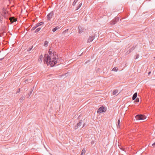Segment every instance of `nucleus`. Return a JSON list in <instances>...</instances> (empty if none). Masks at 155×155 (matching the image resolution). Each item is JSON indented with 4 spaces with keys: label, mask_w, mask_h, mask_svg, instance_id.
Returning a JSON list of instances; mask_svg holds the SVG:
<instances>
[{
    "label": "nucleus",
    "mask_w": 155,
    "mask_h": 155,
    "mask_svg": "<svg viewBox=\"0 0 155 155\" xmlns=\"http://www.w3.org/2000/svg\"><path fill=\"white\" fill-rule=\"evenodd\" d=\"M52 50L50 48L48 51V54H45L44 55V62L51 66H53L57 63L56 54L55 52H53Z\"/></svg>",
    "instance_id": "nucleus-1"
},
{
    "label": "nucleus",
    "mask_w": 155,
    "mask_h": 155,
    "mask_svg": "<svg viewBox=\"0 0 155 155\" xmlns=\"http://www.w3.org/2000/svg\"><path fill=\"white\" fill-rule=\"evenodd\" d=\"M8 14L7 12L6 11L5 8H3L2 9V14L0 13V22L2 23L3 21V17L7 19L8 16Z\"/></svg>",
    "instance_id": "nucleus-2"
},
{
    "label": "nucleus",
    "mask_w": 155,
    "mask_h": 155,
    "mask_svg": "<svg viewBox=\"0 0 155 155\" xmlns=\"http://www.w3.org/2000/svg\"><path fill=\"white\" fill-rule=\"evenodd\" d=\"M146 116L144 115L138 114L135 116L136 119L138 120H144L146 118Z\"/></svg>",
    "instance_id": "nucleus-3"
},
{
    "label": "nucleus",
    "mask_w": 155,
    "mask_h": 155,
    "mask_svg": "<svg viewBox=\"0 0 155 155\" xmlns=\"http://www.w3.org/2000/svg\"><path fill=\"white\" fill-rule=\"evenodd\" d=\"M106 111V109L104 107L102 106L100 107L98 109L97 113H101L103 112H105Z\"/></svg>",
    "instance_id": "nucleus-4"
},
{
    "label": "nucleus",
    "mask_w": 155,
    "mask_h": 155,
    "mask_svg": "<svg viewBox=\"0 0 155 155\" xmlns=\"http://www.w3.org/2000/svg\"><path fill=\"white\" fill-rule=\"evenodd\" d=\"M119 17H115L113 20L110 21V24L112 25H114L117 21L119 20Z\"/></svg>",
    "instance_id": "nucleus-5"
},
{
    "label": "nucleus",
    "mask_w": 155,
    "mask_h": 155,
    "mask_svg": "<svg viewBox=\"0 0 155 155\" xmlns=\"http://www.w3.org/2000/svg\"><path fill=\"white\" fill-rule=\"evenodd\" d=\"M54 15L53 12L52 11L48 14L47 15V20L48 21H49L52 18V16Z\"/></svg>",
    "instance_id": "nucleus-6"
},
{
    "label": "nucleus",
    "mask_w": 155,
    "mask_h": 155,
    "mask_svg": "<svg viewBox=\"0 0 155 155\" xmlns=\"http://www.w3.org/2000/svg\"><path fill=\"white\" fill-rule=\"evenodd\" d=\"M82 124V120H80L79 122L77 124V125L74 127L75 130L77 129L79 127L81 126Z\"/></svg>",
    "instance_id": "nucleus-7"
},
{
    "label": "nucleus",
    "mask_w": 155,
    "mask_h": 155,
    "mask_svg": "<svg viewBox=\"0 0 155 155\" xmlns=\"http://www.w3.org/2000/svg\"><path fill=\"white\" fill-rule=\"evenodd\" d=\"M94 38V36H90L89 38H88L87 42H90L92 41Z\"/></svg>",
    "instance_id": "nucleus-8"
},
{
    "label": "nucleus",
    "mask_w": 155,
    "mask_h": 155,
    "mask_svg": "<svg viewBox=\"0 0 155 155\" xmlns=\"http://www.w3.org/2000/svg\"><path fill=\"white\" fill-rule=\"evenodd\" d=\"M9 20L12 23L17 21L16 19L14 17H10L9 18Z\"/></svg>",
    "instance_id": "nucleus-9"
},
{
    "label": "nucleus",
    "mask_w": 155,
    "mask_h": 155,
    "mask_svg": "<svg viewBox=\"0 0 155 155\" xmlns=\"http://www.w3.org/2000/svg\"><path fill=\"white\" fill-rule=\"evenodd\" d=\"M43 55L41 54L39 57V58L38 59V62L40 63H41L42 61V59L43 58Z\"/></svg>",
    "instance_id": "nucleus-10"
},
{
    "label": "nucleus",
    "mask_w": 155,
    "mask_h": 155,
    "mask_svg": "<svg viewBox=\"0 0 155 155\" xmlns=\"http://www.w3.org/2000/svg\"><path fill=\"white\" fill-rule=\"evenodd\" d=\"M79 33L81 34L83 31V29H82V28L80 26H78Z\"/></svg>",
    "instance_id": "nucleus-11"
},
{
    "label": "nucleus",
    "mask_w": 155,
    "mask_h": 155,
    "mask_svg": "<svg viewBox=\"0 0 155 155\" xmlns=\"http://www.w3.org/2000/svg\"><path fill=\"white\" fill-rule=\"evenodd\" d=\"M137 96V93H135L133 95L132 97V99L133 100H134Z\"/></svg>",
    "instance_id": "nucleus-12"
},
{
    "label": "nucleus",
    "mask_w": 155,
    "mask_h": 155,
    "mask_svg": "<svg viewBox=\"0 0 155 155\" xmlns=\"http://www.w3.org/2000/svg\"><path fill=\"white\" fill-rule=\"evenodd\" d=\"M25 98L24 96H22L19 99L20 102V103H22L23 101V100Z\"/></svg>",
    "instance_id": "nucleus-13"
},
{
    "label": "nucleus",
    "mask_w": 155,
    "mask_h": 155,
    "mask_svg": "<svg viewBox=\"0 0 155 155\" xmlns=\"http://www.w3.org/2000/svg\"><path fill=\"white\" fill-rule=\"evenodd\" d=\"M60 28V27L57 26V27L53 28L52 29V31L53 32H55L56 31H57V30L59 29Z\"/></svg>",
    "instance_id": "nucleus-14"
},
{
    "label": "nucleus",
    "mask_w": 155,
    "mask_h": 155,
    "mask_svg": "<svg viewBox=\"0 0 155 155\" xmlns=\"http://www.w3.org/2000/svg\"><path fill=\"white\" fill-rule=\"evenodd\" d=\"M136 48V46H133L129 50L130 51H130L131 52H132Z\"/></svg>",
    "instance_id": "nucleus-15"
},
{
    "label": "nucleus",
    "mask_w": 155,
    "mask_h": 155,
    "mask_svg": "<svg viewBox=\"0 0 155 155\" xmlns=\"http://www.w3.org/2000/svg\"><path fill=\"white\" fill-rule=\"evenodd\" d=\"M48 42L47 41H45L44 43V46L45 47H47L48 44Z\"/></svg>",
    "instance_id": "nucleus-16"
},
{
    "label": "nucleus",
    "mask_w": 155,
    "mask_h": 155,
    "mask_svg": "<svg viewBox=\"0 0 155 155\" xmlns=\"http://www.w3.org/2000/svg\"><path fill=\"white\" fill-rule=\"evenodd\" d=\"M118 70V68L117 67L114 68L112 70V71H117Z\"/></svg>",
    "instance_id": "nucleus-17"
},
{
    "label": "nucleus",
    "mask_w": 155,
    "mask_h": 155,
    "mask_svg": "<svg viewBox=\"0 0 155 155\" xmlns=\"http://www.w3.org/2000/svg\"><path fill=\"white\" fill-rule=\"evenodd\" d=\"M43 24V22H41L39 23H38L36 24L37 26L38 27L39 26L42 25Z\"/></svg>",
    "instance_id": "nucleus-18"
},
{
    "label": "nucleus",
    "mask_w": 155,
    "mask_h": 155,
    "mask_svg": "<svg viewBox=\"0 0 155 155\" xmlns=\"http://www.w3.org/2000/svg\"><path fill=\"white\" fill-rule=\"evenodd\" d=\"M85 150L84 148L82 150L81 153V155H83V154H84L85 152Z\"/></svg>",
    "instance_id": "nucleus-19"
},
{
    "label": "nucleus",
    "mask_w": 155,
    "mask_h": 155,
    "mask_svg": "<svg viewBox=\"0 0 155 155\" xmlns=\"http://www.w3.org/2000/svg\"><path fill=\"white\" fill-rule=\"evenodd\" d=\"M118 92V91L117 90H115L113 91V95H116L117 94Z\"/></svg>",
    "instance_id": "nucleus-20"
},
{
    "label": "nucleus",
    "mask_w": 155,
    "mask_h": 155,
    "mask_svg": "<svg viewBox=\"0 0 155 155\" xmlns=\"http://www.w3.org/2000/svg\"><path fill=\"white\" fill-rule=\"evenodd\" d=\"M78 0H74V2L72 4V5L74 6L75 5L76 3L77 2Z\"/></svg>",
    "instance_id": "nucleus-21"
},
{
    "label": "nucleus",
    "mask_w": 155,
    "mask_h": 155,
    "mask_svg": "<svg viewBox=\"0 0 155 155\" xmlns=\"http://www.w3.org/2000/svg\"><path fill=\"white\" fill-rule=\"evenodd\" d=\"M118 125L117 126V128H120V121L119 119L118 120Z\"/></svg>",
    "instance_id": "nucleus-22"
},
{
    "label": "nucleus",
    "mask_w": 155,
    "mask_h": 155,
    "mask_svg": "<svg viewBox=\"0 0 155 155\" xmlns=\"http://www.w3.org/2000/svg\"><path fill=\"white\" fill-rule=\"evenodd\" d=\"M82 5V3H79V5L77 7V9H79L81 7V6Z\"/></svg>",
    "instance_id": "nucleus-23"
},
{
    "label": "nucleus",
    "mask_w": 155,
    "mask_h": 155,
    "mask_svg": "<svg viewBox=\"0 0 155 155\" xmlns=\"http://www.w3.org/2000/svg\"><path fill=\"white\" fill-rule=\"evenodd\" d=\"M41 28H38L35 31V32H38L39 31H40V30H41Z\"/></svg>",
    "instance_id": "nucleus-24"
},
{
    "label": "nucleus",
    "mask_w": 155,
    "mask_h": 155,
    "mask_svg": "<svg viewBox=\"0 0 155 155\" xmlns=\"http://www.w3.org/2000/svg\"><path fill=\"white\" fill-rule=\"evenodd\" d=\"M32 48H33V46H32L31 47H29V48H28V49L27 50L28 51V52L30 51L31 50V49Z\"/></svg>",
    "instance_id": "nucleus-25"
},
{
    "label": "nucleus",
    "mask_w": 155,
    "mask_h": 155,
    "mask_svg": "<svg viewBox=\"0 0 155 155\" xmlns=\"http://www.w3.org/2000/svg\"><path fill=\"white\" fill-rule=\"evenodd\" d=\"M38 27V26H37V25H36L31 30H35Z\"/></svg>",
    "instance_id": "nucleus-26"
},
{
    "label": "nucleus",
    "mask_w": 155,
    "mask_h": 155,
    "mask_svg": "<svg viewBox=\"0 0 155 155\" xmlns=\"http://www.w3.org/2000/svg\"><path fill=\"white\" fill-rule=\"evenodd\" d=\"M68 31V29H66L63 32V33L64 34H65V33L67 32Z\"/></svg>",
    "instance_id": "nucleus-27"
},
{
    "label": "nucleus",
    "mask_w": 155,
    "mask_h": 155,
    "mask_svg": "<svg viewBox=\"0 0 155 155\" xmlns=\"http://www.w3.org/2000/svg\"><path fill=\"white\" fill-rule=\"evenodd\" d=\"M131 52L129 50L128 51H127V52L126 53V55L128 54H130Z\"/></svg>",
    "instance_id": "nucleus-28"
},
{
    "label": "nucleus",
    "mask_w": 155,
    "mask_h": 155,
    "mask_svg": "<svg viewBox=\"0 0 155 155\" xmlns=\"http://www.w3.org/2000/svg\"><path fill=\"white\" fill-rule=\"evenodd\" d=\"M139 101V99L138 98H137L136 99L135 101L136 102H138Z\"/></svg>",
    "instance_id": "nucleus-29"
},
{
    "label": "nucleus",
    "mask_w": 155,
    "mask_h": 155,
    "mask_svg": "<svg viewBox=\"0 0 155 155\" xmlns=\"http://www.w3.org/2000/svg\"><path fill=\"white\" fill-rule=\"evenodd\" d=\"M139 56V54H137L136 56V58H135V59H137L138 58Z\"/></svg>",
    "instance_id": "nucleus-30"
},
{
    "label": "nucleus",
    "mask_w": 155,
    "mask_h": 155,
    "mask_svg": "<svg viewBox=\"0 0 155 155\" xmlns=\"http://www.w3.org/2000/svg\"><path fill=\"white\" fill-rule=\"evenodd\" d=\"M86 125V124L85 123H84L83 124V126L82 127H84V126H85Z\"/></svg>",
    "instance_id": "nucleus-31"
},
{
    "label": "nucleus",
    "mask_w": 155,
    "mask_h": 155,
    "mask_svg": "<svg viewBox=\"0 0 155 155\" xmlns=\"http://www.w3.org/2000/svg\"><path fill=\"white\" fill-rule=\"evenodd\" d=\"M33 91V89H32V90H31V91H30V94H31Z\"/></svg>",
    "instance_id": "nucleus-32"
},
{
    "label": "nucleus",
    "mask_w": 155,
    "mask_h": 155,
    "mask_svg": "<svg viewBox=\"0 0 155 155\" xmlns=\"http://www.w3.org/2000/svg\"><path fill=\"white\" fill-rule=\"evenodd\" d=\"M94 143V142H93V141H92L91 142V144H93Z\"/></svg>",
    "instance_id": "nucleus-33"
},
{
    "label": "nucleus",
    "mask_w": 155,
    "mask_h": 155,
    "mask_svg": "<svg viewBox=\"0 0 155 155\" xmlns=\"http://www.w3.org/2000/svg\"><path fill=\"white\" fill-rule=\"evenodd\" d=\"M20 91V89H19L18 90V92H19Z\"/></svg>",
    "instance_id": "nucleus-34"
},
{
    "label": "nucleus",
    "mask_w": 155,
    "mask_h": 155,
    "mask_svg": "<svg viewBox=\"0 0 155 155\" xmlns=\"http://www.w3.org/2000/svg\"><path fill=\"white\" fill-rule=\"evenodd\" d=\"M34 87H33V88H31V90H32V89H33H33H34Z\"/></svg>",
    "instance_id": "nucleus-35"
},
{
    "label": "nucleus",
    "mask_w": 155,
    "mask_h": 155,
    "mask_svg": "<svg viewBox=\"0 0 155 155\" xmlns=\"http://www.w3.org/2000/svg\"><path fill=\"white\" fill-rule=\"evenodd\" d=\"M2 59H3V58L0 59V61H1V60H2Z\"/></svg>",
    "instance_id": "nucleus-36"
},
{
    "label": "nucleus",
    "mask_w": 155,
    "mask_h": 155,
    "mask_svg": "<svg viewBox=\"0 0 155 155\" xmlns=\"http://www.w3.org/2000/svg\"><path fill=\"white\" fill-rule=\"evenodd\" d=\"M150 72H149V74H150Z\"/></svg>",
    "instance_id": "nucleus-37"
},
{
    "label": "nucleus",
    "mask_w": 155,
    "mask_h": 155,
    "mask_svg": "<svg viewBox=\"0 0 155 155\" xmlns=\"http://www.w3.org/2000/svg\"><path fill=\"white\" fill-rule=\"evenodd\" d=\"M154 58H155V57H154Z\"/></svg>",
    "instance_id": "nucleus-38"
}]
</instances>
